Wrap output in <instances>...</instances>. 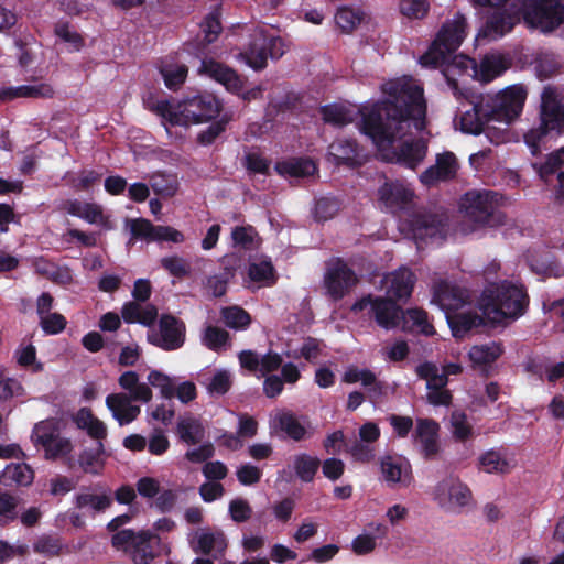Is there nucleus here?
Listing matches in <instances>:
<instances>
[{
    "label": "nucleus",
    "mask_w": 564,
    "mask_h": 564,
    "mask_svg": "<svg viewBox=\"0 0 564 564\" xmlns=\"http://www.w3.org/2000/svg\"><path fill=\"white\" fill-rule=\"evenodd\" d=\"M198 73L221 84L228 91L241 95L245 100H252L261 95L260 87H254L242 93V79L239 75L234 69L213 58H204L198 68Z\"/></svg>",
    "instance_id": "a211bd4d"
},
{
    "label": "nucleus",
    "mask_w": 564,
    "mask_h": 564,
    "mask_svg": "<svg viewBox=\"0 0 564 564\" xmlns=\"http://www.w3.org/2000/svg\"><path fill=\"white\" fill-rule=\"evenodd\" d=\"M415 443L426 458L434 457L440 449L438 424L431 420H417Z\"/></svg>",
    "instance_id": "473e14b6"
},
{
    "label": "nucleus",
    "mask_w": 564,
    "mask_h": 564,
    "mask_svg": "<svg viewBox=\"0 0 564 564\" xmlns=\"http://www.w3.org/2000/svg\"><path fill=\"white\" fill-rule=\"evenodd\" d=\"M205 386L210 394H225L231 386V375L225 369L216 370Z\"/></svg>",
    "instance_id": "6e6d98bb"
},
{
    "label": "nucleus",
    "mask_w": 564,
    "mask_h": 564,
    "mask_svg": "<svg viewBox=\"0 0 564 564\" xmlns=\"http://www.w3.org/2000/svg\"><path fill=\"white\" fill-rule=\"evenodd\" d=\"M160 73L169 89H177L185 82L188 69L184 64L165 61L160 67Z\"/></svg>",
    "instance_id": "09e8293b"
},
{
    "label": "nucleus",
    "mask_w": 564,
    "mask_h": 564,
    "mask_svg": "<svg viewBox=\"0 0 564 564\" xmlns=\"http://www.w3.org/2000/svg\"><path fill=\"white\" fill-rule=\"evenodd\" d=\"M53 88L48 83L45 82H33L17 87H10L1 91L3 99H15V98H47L53 96Z\"/></svg>",
    "instance_id": "e433bc0d"
},
{
    "label": "nucleus",
    "mask_w": 564,
    "mask_h": 564,
    "mask_svg": "<svg viewBox=\"0 0 564 564\" xmlns=\"http://www.w3.org/2000/svg\"><path fill=\"white\" fill-rule=\"evenodd\" d=\"M56 36L67 44L69 51H79L83 46V39L66 23H59L55 28Z\"/></svg>",
    "instance_id": "13d9d810"
},
{
    "label": "nucleus",
    "mask_w": 564,
    "mask_h": 564,
    "mask_svg": "<svg viewBox=\"0 0 564 564\" xmlns=\"http://www.w3.org/2000/svg\"><path fill=\"white\" fill-rule=\"evenodd\" d=\"M466 34V18L457 13L443 24L436 39L419 61L424 67L444 66L443 74L455 95L458 94L455 76L466 74L474 78V69L476 70L477 67V63L468 56L453 55L465 40Z\"/></svg>",
    "instance_id": "7ed1b4c3"
},
{
    "label": "nucleus",
    "mask_w": 564,
    "mask_h": 564,
    "mask_svg": "<svg viewBox=\"0 0 564 564\" xmlns=\"http://www.w3.org/2000/svg\"><path fill=\"white\" fill-rule=\"evenodd\" d=\"M249 280L258 288L271 286L276 281V274L270 260L252 261L248 268Z\"/></svg>",
    "instance_id": "a19ab883"
},
{
    "label": "nucleus",
    "mask_w": 564,
    "mask_h": 564,
    "mask_svg": "<svg viewBox=\"0 0 564 564\" xmlns=\"http://www.w3.org/2000/svg\"><path fill=\"white\" fill-rule=\"evenodd\" d=\"M357 282L355 273L341 260L328 263L324 278L327 293L335 300L341 299Z\"/></svg>",
    "instance_id": "412c9836"
},
{
    "label": "nucleus",
    "mask_w": 564,
    "mask_h": 564,
    "mask_svg": "<svg viewBox=\"0 0 564 564\" xmlns=\"http://www.w3.org/2000/svg\"><path fill=\"white\" fill-rule=\"evenodd\" d=\"M403 319V327L426 336L433 335L434 327L429 322L427 313L420 308L401 310L400 319Z\"/></svg>",
    "instance_id": "79ce46f5"
},
{
    "label": "nucleus",
    "mask_w": 564,
    "mask_h": 564,
    "mask_svg": "<svg viewBox=\"0 0 564 564\" xmlns=\"http://www.w3.org/2000/svg\"><path fill=\"white\" fill-rule=\"evenodd\" d=\"M221 316L225 324L234 329H245L251 322L250 315L239 306L223 308Z\"/></svg>",
    "instance_id": "864d4df0"
},
{
    "label": "nucleus",
    "mask_w": 564,
    "mask_h": 564,
    "mask_svg": "<svg viewBox=\"0 0 564 564\" xmlns=\"http://www.w3.org/2000/svg\"><path fill=\"white\" fill-rule=\"evenodd\" d=\"M156 316L158 312L153 305L129 302L122 307V317L127 323H139L149 326L154 323Z\"/></svg>",
    "instance_id": "37998d69"
},
{
    "label": "nucleus",
    "mask_w": 564,
    "mask_h": 564,
    "mask_svg": "<svg viewBox=\"0 0 564 564\" xmlns=\"http://www.w3.org/2000/svg\"><path fill=\"white\" fill-rule=\"evenodd\" d=\"M112 544L128 551L135 564H149L159 554L161 539L148 530L134 532L127 529L112 536Z\"/></svg>",
    "instance_id": "9b49d317"
},
{
    "label": "nucleus",
    "mask_w": 564,
    "mask_h": 564,
    "mask_svg": "<svg viewBox=\"0 0 564 564\" xmlns=\"http://www.w3.org/2000/svg\"><path fill=\"white\" fill-rule=\"evenodd\" d=\"M502 349L499 344L491 341L482 345H475L468 352L469 360L475 368H481L492 364L500 357Z\"/></svg>",
    "instance_id": "a18cd8bd"
},
{
    "label": "nucleus",
    "mask_w": 564,
    "mask_h": 564,
    "mask_svg": "<svg viewBox=\"0 0 564 564\" xmlns=\"http://www.w3.org/2000/svg\"><path fill=\"white\" fill-rule=\"evenodd\" d=\"M319 354L321 343L317 339L307 338L304 340L301 348L290 350L288 356L294 359L304 358L307 361H313Z\"/></svg>",
    "instance_id": "bf43d9fd"
},
{
    "label": "nucleus",
    "mask_w": 564,
    "mask_h": 564,
    "mask_svg": "<svg viewBox=\"0 0 564 564\" xmlns=\"http://www.w3.org/2000/svg\"><path fill=\"white\" fill-rule=\"evenodd\" d=\"M457 170L458 163L455 154L446 151L437 154L435 164L420 175V181L423 185L430 187L455 177Z\"/></svg>",
    "instance_id": "393cba45"
},
{
    "label": "nucleus",
    "mask_w": 564,
    "mask_h": 564,
    "mask_svg": "<svg viewBox=\"0 0 564 564\" xmlns=\"http://www.w3.org/2000/svg\"><path fill=\"white\" fill-rule=\"evenodd\" d=\"M120 388L128 392V398L134 401L148 403L153 398V392L148 383L141 382L137 372L124 371L118 379Z\"/></svg>",
    "instance_id": "f704fd0d"
},
{
    "label": "nucleus",
    "mask_w": 564,
    "mask_h": 564,
    "mask_svg": "<svg viewBox=\"0 0 564 564\" xmlns=\"http://www.w3.org/2000/svg\"><path fill=\"white\" fill-rule=\"evenodd\" d=\"M203 343L209 349L219 350L228 343V333L221 328L208 326L203 336Z\"/></svg>",
    "instance_id": "4d7b16f0"
},
{
    "label": "nucleus",
    "mask_w": 564,
    "mask_h": 564,
    "mask_svg": "<svg viewBox=\"0 0 564 564\" xmlns=\"http://www.w3.org/2000/svg\"><path fill=\"white\" fill-rule=\"evenodd\" d=\"M147 446L152 455L161 456L169 449L170 441L163 431L155 430L147 440Z\"/></svg>",
    "instance_id": "338daca9"
},
{
    "label": "nucleus",
    "mask_w": 564,
    "mask_h": 564,
    "mask_svg": "<svg viewBox=\"0 0 564 564\" xmlns=\"http://www.w3.org/2000/svg\"><path fill=\"white\" fill-rule=\"evenodd\" d=\"M319 459L302 453L293 456L290 466L302 481H312L319 467Z\"/></svg>",
    "instance_id": "49530a36"
},
{
    "label": "nucleus",
    "mask_w": 564,
    "mask_h": 564,
    "mask_svg": "<svg viewBox=\"0 0 564 564\" xmlns=\"http://www.w3.org/2000/svg\"><path fill=\"white\" fill-rule=\"evenodd\" d=\"M416 275L408 267L387 273L381 280L380 289L387 297L368 295L352 305V311L369 308L377 324L384 329H392L400 324L401 307L397 301L406 302L416 283Z\"/></svg>",
    "instance_id": "20e7f679"
},
{
    "label": "nucleus",
    "mask_w": 564,
    "mask_h": 564,
    "mask_svg": "<svg viewBox=\"0 0 564 564\" xmlns=\"http://www.w3.org/2000/svg\"><path fill=\"white\" fill-rule=\"evenodd\" d=\"M462 370V366L456 362L445 365L442 371L432 362H424L416 367L417 376L426 381L427 400L431 404H449L451 393L444 389L447 384V376L458 375Z\"/></svg>",
    "instance_id": "2eb2a0df"
},
{
    "label": "nucleus",
    "mask_w": 564,
    "mask_h": 564,
    "mask_svg": "<svg viewBox=\"0 0 564 564\" xmlns=\"http://www.w3.org/2000/svg\"><path fill=\"white\" fill-rule=\"evenodd\" d=\"M516 465V459L503 449H489L478 458L479 469L487 474H508Z\"/></svg>",
    "instance_id": "2f4dec72"
},
{
    "label": "nucleus",
    "mask_w": 564,
    "mask_h": 564,
    "mask_svg": "<svg viewBox=\"0 0 564 564\" xmlns=\"http://www.w3.org/2000/svg\"><path fill=\"white\" fill-rule=\"evenodd\" d=\"M236 476L241 485L252 486L260 481L262 471L259 467L250 463H246L237 467Z\"/></svg>",
    "instance_id": "e2e57ef3"
},
{
    "label": "nucleus",
    "mask_w": 564,
    "mask_h": 564,
    "mask_svg": "<svg viewBox=\"0 0 564 564\" xmlns=\"http://www.w3.org/2000/svg\"><path fill=\"white\" fill-rule=\"evenodd\" d=\"M234 246L252 249L258 245V234L251 226H237L231 231Z\"/></svg>",
    "instance_id": "5fc2aeb1"
},
{
    "label": "nucleus",
    "mask_w": 564,
    "mask_h": 564,
    "mask_svg": "<svg viewBox=\"0 0 564 564\" xmlns=\"http://www.w3.org/2000/svg\"><path fill=\"white\" fill-rule=\"evenodd\" d=\"M343 380L346 383L360 382L368 389L371 398H379L382 394L383 384L377 381L376 376L368 369L350 366L345 371Z\"/></svg>",
    "instance_id": "58836bf2"
},
{
    "label": "nucleus",
    "mask_w": 564,
    "mask_h": 564,
    "mask_svg": "<svg viewBox=\"0 0 564 564\" xmlns=\"http://www.w3.org/2000/svg\"><path fill=\"white\" fill-rule=\"evenodd\" d=\"M131 232L134 237L150 241H171L174 243L184 241V235L180 230L170 226H154L142 218L132 220Z\"/></svg>",
    "instance_id": "a878e982"
},
{
    "label": "nucleus",
    "mask_w": 564,
    "mask_h": 564,
    "mask_svg": "<svg viewBox=\"0 0 564 564\" xmlns=\"http://www.w3.org/2000/svg\"><path fill=\"white\" fill-rule=\"evenodd\" d=\"M33 479L34 473L25 463L8 464L0 475V484L7 487L29 486Z\"/></svg>",
    "instance_id": "4c0bfd02"
},
{
    "label": "nucleus",
    "mask_w": 564,
    "mask_h": 564,
    "mask_svg": "<svg viewBox=\"0 0 564 564\" xmlns=\"http://www.w3.org/2000/svg\"><path fill=\"white\" fill-rule=\"evenodd\" d=\"M31 441L36 448L44 451L47 460L68 458L74 449L72 440L62 435L59 423L52 419L34 425Z\"/></svg>",
    "instance_id": "9d476101"
},
{
    "label": "nucleus",
    "mask_w": 564,
    "mask_h": 564,
    "mask_svg": "<svg viewBox=\"0 0 564 564\" xmlns=\"http://www.w3.org/2000/svg\"><path fill=\"white\" fill-rule=\"evenodd\" d=\"M400 11L409 19H422L429 11L427 0H400Z\"/></svg>",
    "instance_id": "052dcab7"
},
{
    "label": "nucleus",
    "mask_w": 564,
    "mask_h": 564,
    "mask_svg": "<svg viewBox=\"0 0 564 564\" xmlns=\"http://www.w3.org/2000/svg\"><path fill=\"white\" fill-rule=\"evenodd\" d=\"M65 208L69 215L82 218L91 225L109 227L108 216L98 204L74 199L69 200Z\"/></svg>",
    "instance_id": "72a5a7b5"
},
{
    "label": "nucleus",
    "mask_w": 564,
    "mask_h": 564,
    "mask_svg": "<svg viewBox=\"0 0 564 564\" xmlns=\"http://www.w3.org/2000/svg\"><path fill=\"white\" fill-rule=\"evenodd\" d=\"M177 434L183 442L196 444L204 437V427L199 420L185 415L177 422Z\"/></svg>",
    "instance_id": "de8ad7c7"
},
{
    "label": "nucleus",
    "mask_w": 564,
    "mask_h": 564,
    "mask_svg": "<svg viewBox=\"0 0 564 564\" xmlns=\"http://www.w3.org/2000/svg\"><path fill=\"white\" fill-rule=\"evenodd\" d=\"M365 12L359 8L341 7L335 14V23L344 32H351L365 19Z\"/></svg>",
    "instance_id": "8fccbe9b"
},
{
    "label": "nucleus",
    "mask_w": 564,
    "mask_h": 564,
    "mask_svg": "<svg viewBox=\"0 0 564 564\" xmlns=\"http://www.w3.org/2000/svg\"><path fill=\"white\" fill-rule=\"evenodd\" d=\"M494 122V119H490L489 109L485 110L484 106L480 104L474 105L470 109L465 110L456 122V127L464 133L475 135L485 131L492 143L505 142L507 139V129L496 132V128L491 126Z\"/></svg>",
    "instance_id": "6ab92c4d"
},
{
    "label": "nucleus",
    "mask_w": 564,
    "mask_h": 564,
    "mask_svg": "<svg viewBox=\"0 0 564 564\" xmlns=\"http://www.w3.org/2000/svg\"><path fill=\"white\" fill-rule=\"evenodd\" d=\"M412 185L403 181H386L377 191V202L380 208L391 213L411 207L415 200Z\"/></svg>",
    "instance_id": "aec40b11"
},
{
    "label": "nucleus",
    "mask_w": 564,
    "mask_h": 564,
    "mask_svg": "<svg viewBox=\"0 0 564 564\" xmlns=\"http://www.w3.org/2000/svg\"><path fill=\"white\" fill-rule=\"evenodd\" d=\"M564 130V105L560 91L552 87H544L541 95V122L539 127L530 129L524 134V141L532 154L540 150V143L551 132L560 133Z\"/></svg>",
    "instance_id": "423d86ee"
},
{
    "label": "nucleus",
    "mask_w": 564,
    "mask_h": 564,
    "mask_svg": "<svg viewBox=\"0 0 564 564\" xmlns=\"http://www.w3.org/2000/svg\"><path fill=\"white\" fill-rule=\"evenodd\" d=\"M498 195L494 192L471 191L460 199V210L477 225H495L501 216L496 213Z\"/></svg>",
    "instance_id": "dca6fc26"
},
{
    "label": "nucleus",
    "mask_w": 564,
    "mask_h": 564,
    "mask_svg": "<svg viewBox=\"0 0 564 564\" xmlns=\"http://www.w3.org/2000/svg\"><path fill=\"white\" fill-rule=\"evenodd\" d=\"M113 496L110 489L99 487L85 488L75 496L77 508L85 510L89 514L102 513L111 507Z\"/></svg>",
    "instance_id": "bb28decb"
},
{
    "label": "nucleus",
    "mask_w": 564,
    "mask_h": 564,
    "mask_svg": "<svg viewBox=\"0 0 564 564\" xmlns=\"http://www.w3.org/2000/svg\"><path fill=\"white\" fill-rule=\"evenodd\" d=\"M510 66V59L501 53H490L485 55L476 70L474 69V79L480 83H489L502 75Z\"/></svg>",
    "instance_id": "c756f323"
},
{
    "label": "nucleus",
    "mask_w": 564,
    "mask_h": 564,
    "mask_svg": "<svg viewBox=\"0 0 564 564\" xmlns=\"http://www.w3.org/2000/svg\"><path fill=\"white\" fill-rule=\"evenodd\" d=\"M152 338L153 344L165 350L177 349L184 344L185 326L173 316H162L159 333L154 334Z\"/></svg>",
    "instance_id": "b1692460"
},
{
    "label": "nucleus",
    "mask_w": 564,
    "mask_h": 564,
    "mask_svg": "<svg viewBox=\"0 0 564 564\" xmlns=\"http://www.w3.org/2000/svg\"><path fill=\"white\" fill-rule=\"evenodd\" d=\"M133 401L123 392L107 395L106 406L120 426L132 423L140 415L141 408Z\"/></svg>",
    "instance_id": "cd10ccee"
},
{
    "label": "nucleus",
    "mask_w": 564,
    "mask_h": 564,
    "mask_svg": "<svg viewBox=\"0 0 564 564\" xmlns=\"http://www.w3.org/2000/svg\"><path fill=\"white\" fill-rule=\"evenodd\" d=\"M380 469L383 480L390 487L406 488L413 481L411 464L403 456H384L381 459Z\"/></svg>",
    "instance_id": "5701e85b"
},
{
    "label": "nucleus",
    "mask_w": 564,
    "mask_h": 564,
    "mask_svg": "<svg viewBox=\"0 0 564 564\" xmlns=\"http://www.w3.org/2000/svg\"><path fill=\"white\" fill-rule=\"evenodd\" d=\"M270 427L273 432L281 431L294 441H301L308 434L306 421L288 411L271 414Z\"/></svg>",
    "instance_id": "c85d7f7f"
},
{
    "label": "nucleus",
    "mask_w": 564,
    "mask_h": 564,
    "mask_svg": "<svg viewBox=\"0 0 564 564\" xmlns=\"http://www.w3.org/2000/svg\"><path fill=\"white\" fill-rule=\"evenodd\" d=\"M25 395L22 383L7 375L4 368L0 367V401H8L13 398Z\"/></svg>",
    "instance_id": "603ef678"
},
{
    "label": "nucleus",
    "mask_w": 564,
    "mask_h": 564,
    "mask_svg": "<svg viewBox=\"0 0 564 564\" xmlns=\"http://www.w3.org/2000/svg\"><path fill=\"white\" fill-rule=\"evenodd\" d=\"M239 361L242 368L258 376H265L282 365V358L276 352H268L260 357L251 350L241 351L239 354Z\"/></svg>",
    "instance_id": "7c9ffc66"
},
{
    "label": "nucleus",
    "mask_w": 564,
    "mask_h": 564,
    "mask_svg": "<svg viewBox=\"0 0 564 564\" xmlns=\"http://www.w3.org/2000/svg\"><path fill=\"white\" fill-rule=\"evenodd\" d=\"M527 97L528 89L522 84L503 88L489 105L490 119L507 128L522 113Z\"/></svg>",
    "instance_id": "4468645a"
},
{
    "label": "nucleus",
    "mask_w": 564,
    "mask_h": 564,
    "mask_svg": "<svg viewBox=\"0 0 564 564\" xmlns=\"http://www.w3.org/2000/svg\"><path fill=\"white\" fill-rule=\"evenodd\" d=\"M149 387L160 391L164 399H172L175 395V380L166 373L159 370H151L147 377Z\"/></svg>",
    "instance_id": "3c124183"
},
{
    "label": "nucleus",
    "mask_w": 564,
    "mask_h": 564,
    "mask_svg": "<svg viewBox=\"0 0 564 564\" xmlns=\"http://www.w3.org/2000/svg\"><path fill=\"white\" fill-rule=\"evenodd\" d=\"M40 325L46 334H58L66 327V319L59 313H50L40 317Z\"/></svg>",
    "instance_id": "0e129e2a"
},
{
    "label": "nucleus",
    "mask_w": 564,
    "mask_h": 564,
    "mask_svg": "<svg viewBox=\"0 0 564 564\" xmlns=\"http://www.w3.org/2000/svg\"><path fill=\"white\" fill-rule=\"evenodd\" d=\"M229 513L235 522H245L251 517L252 509L247 500L236 498L229 503Z\"/></svg>",
    "instance_id": "774afa93"
},
{
    "label": "nucleus",
    "mask_w": 564,
    "mask_h": 564,
    "mask_svg": "<svg viewBox=\"0 0 564 564\" xmlns=\"http://www.w3.org/2000/svg\"><path fill=\"white\" fill-rule=\"evenodd\" d=\"M149 108L162 118L169 132L170 127L187 128L216 118L220 112V102L210 94H199L182 100H159Z\"/></svg>",
    "instance_id": "39448f33"
},
{
    "label": "nucleus",
    "mask_w": 564,
    "mask_h": 564,
    "mask_svg": "<svg viewBox=\"0 0 564 564\" xmlns=\"http://www.w3.org/2000/svg\"><path fill=\"white\" fill-rule=\"evenodd\" d=\"M452 433L455 438L465 441L471 435V425L467 422L465 413L455 411L451 416Z\"/></svg>",
    "instance_id": "680f3d73"
},
{
    "label": "nucleus",
    "mask_w": 564,
    "mask_h": 564,
    "mask_svg": "<svg viewBox=\"0 0 564 564\" xmlns=\"http://www.w3.org/2000/svg\"><path fill=\"white\" fill-rule=\"evenodd\" d=\"M74 422L80 430L96 441V447L84 449L78 457V464L82 470L90 475H100L105 467V446L104 440L108 435L106 424L96 417L87 408H82L74 415Z\"/></svg>",
    "instance_id": "6e6552de"
},
{
    "label": "nucleus",
    "mask_w": 564,
    "mask_h": 564,
    "mask_svg": "<svg viewBox=\"0 0 564 564\" xmlns=\"http://www.w3.org/2000/svg\"><path fill=\"white\" fill-rule=\"evenodd\" d=\"M285 52V44L282 39L267 34L258 30L252 34L251 42L245 52L239 53L237 58L242 61L254 70H261L267 66L268 57L280 58Z\"/></svg>",
    "instance_id": "ddd939ff"
},
{
    "label": "nucleus",
    "mask_w": 564,
    "mask_h": 564,
    "mask_svg": "<svg viewBox=\"0 0 564 564\" xmlns=\"http://www.w3.org/2000/svg\"><path fill=\"white\" fill-rule=\"evenodd\" d=\"M202 31L204 33V40L207 43L216 41L221 32V24L217 13H209L202 23Z\"/></svg>",
    "instance_id": "69168bd1"
},
{
    "label": "nucleus",
    "mask_w": 564,
    "mask_h": 564,
    "mask_svg": "<svg viewBox=\"0 0 564 564\" xmlns=\"http://www.w3.org/2000/svg\"><path fill=\"white\" fill-rule=\"evenodd\" d=\"M530 29L550 33L564 23V3L561 0H521L519 21Z\"/></svg>",
    "instance_id": "1a4fd4ad"
},
{
    "label": "nucleus",
    "mask_w": 564,
    "mask_h": 564,
    "mask_svg": "<svg viewBox=\"0 0 564 564\" xmlns=\"http://www.w3.org/2000/svg\"><path fill=\"white\" fill-rule=\"evenodd\" d=\"M191 547L196 553L220 558L227 549V539L221 531L200 529L188 534Z\"/></svg>",
    "instance_id": "4be33fe9"
},
{
    "label": "nucleus",
    "mask_w": 564,
    "mask_h": 564,
    "mask_svg": "<svg viewBox=\"0 0 564 564\" xmlns=\"http://www.w3.org/2000/svg\"><path fill=\"white\" fill-rule=\"evenodd\" d=\"M431 496L441 509L452 513H460L473 506V494L469 487L454 475L441 479L433 487Z\"/></svg>",
    "instance_id": "f8f14e48"
},
{
    "label": "nucleus",
    "mask_w": 564,
    "mask_h": 564,
    "mask_svg": "<svg viewBox=\"0 0 564 564\" xmlns=\"http://www.w3.org/2000/svg\"><path fill=\"white\" fill-rule=\"evenodd\" d=\"M410 231L417 248H421V243H438L448 231L447 216L438 210L420 213L411 219Z\"/></svg>",
    "instance_id": "f3484780"
},
{
    "label": "nucleus",
    "mask_w": 564,
    "mask_h": 564,
    "mask_svg": "<svg viewBox=\"0 0 564 564\" xmlns=\"http://www.w3.org/2000/svg\"><path fill=\"white\" fill-rule=\"evenodd\" d=\"M534 167L536 169L539 175L541 178H546L550 174H553L557 170H560L558 173V189H557V197L561 199H564V147L552 153L545 163L536 166L534 164Z\"/></svg>",
    "instance_id": "ea45409f"
},
{
    "label": "nucleus",
    "mask_w": 564,
    "mask_h": 564,
    "mask_svg": "<svg viewBox=\"0 0 564 564\" xmlns=\"http://www.w3.org/2000/svg\"><path fill=\"white\" fill-rule=\"evenodd\" d=\"M470 301L466 288L445 279L433 284L432 303L445 314L455 338H463L467 332L479 326L507 327L522 317L529 306V295L518 281L503 280L488 283L476 302L475 313L458 312Z\"/></svg>",
    "instance_id": "f03ea898"
},
{
    "label": "nucleus",
    "mask_w": 564,
    "mask_h": 564,
    "mask_svg": "<svg viewBox=\"0 0 564 564\" xmlns=\"http://www.w3.org/2000/svg\"><path fill=\"white\" fill-rule=\"evenodd\" d=\"M382 99L361 106L334 104L322 109L325 122L343 127L357 123L359 131L368 137L379 155L387 162H395L414 170L426 155V143L403 139L411 126L424 127L426 104L423 88L412 77L394 78L381 86Z\"/></svg>",
    "instance_id": "f257e3e1"
},
{
    "label": "nucleus",
    "mask_w": 564,
    "mask_h": 564,
    "mask_svg": "<svg viewBox=\"0 0 564 564\" xmlns=\"http://www.w3.org/2000/svg\"><path fill=\"white\" fill-rule=\"evenodd\" d=\"M279 174L288 177H305L316 172V164L310 159H291L275 165Z\"/></svg>",
    "instance_id": "c03bdc74"
},
{
    "label": "nucleus",
    "mask_w": 564,
    "mask_h": 564,
    "mask_svg": "<svg viewBox=\"0 0 564 564\" xmlns=\"http://www.w3.org/2000/svg\"><path fill=\"white\" fill-rule=\"evenodd\" d=\"M328 159L335 164L355 165L360 163V153L355 141L338 139L329 145Z\"/></svg>",
    "instance_id": "c9c22d12"
},
{
    "label": "nucleus",
    "mask_w": 564,
    "mask_h": 564,
    "mask_svg": "<svg viewBox=\"0 0 564 564\" xmlns=\"http://www.w3.org/2000/svg\"><path fill=\"white\" fill-rule=\"evenodd\" d=\"M475 8L490 10L485 25L478 31L476 42L497 40L510 32L519 23L521 0H468Z\"/></svg>",
    "instance_id": "0eeeda50"
}]
</instances>
